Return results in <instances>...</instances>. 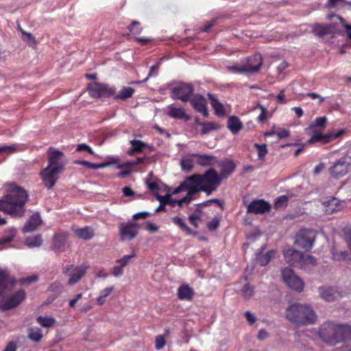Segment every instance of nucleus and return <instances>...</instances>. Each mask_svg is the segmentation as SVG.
<instances>
[{"instance_id":"obj_1","label":"nucleus","mask_w":351,"mask_h":351,"mask_svg":"<svg viewBox=\"0 0 351 351\" xmlns=\"http://www.w3.org/2000/svg\"><path fill=\"white\" fill-rule=\"evenodd\" d=\"M221 182L219 173L213 168L202 174L195 173L186 177L174 189L155 178V198L160 202V206L155 212L162 210L166 205L174 207L189 204L193 200V196L201 191L209 195L217 190Z\"/></svg>"},{"instance_id":"obj_2","label":"nucleus","mask_w":351,"mask_h":351,"mask_svg":"<svg viewBox=\"0 0 351 351\" xmlns=\"http://www.w3.org/2000/svg\"><path fill=\"white\" fill-rule=\"evenodd\" d=\"M29 199L27 191L14 183L10 184L7 194L0 199V211L15 218L25 214V204Z\"/></svg>"},{"instance_id":"obj_3","label":"nucleus","mask_w":351,"mask_h":351,"mask_svg":"<svg viewBox=\"0 0 351 351\" xmlns=\"http://www.w3.org/2000/svg\"><path fill=\"white\" fill-rule=\"evenodd\" d=\"M285 317L298 326L313 324L317 318L311 306L300 303L289 305L285 311Z\"/></svg>"},{"instance_id":"obj_4","label":"nucleus","mask_w":351,"mask_h":351,"mask_svg":"<svg viewBox=\"0 0 351 351\" xmlns=\"http://www.w3.org/2000/svg\"><path fill=\"white\" fill-rule=\"evenodd\" d=\"M143 228L150 233L154 232V223L147 221L145 223H139L134 221L121 223L119 225V234L121 241H130L138 234L139 229Z\"/></svg>"},{"instance_id":"obj_5","label":"nucleus","mask_w":351,"mask_h":351,"mask_svg":"<svg viewBox=\"0 0 351 351\" xmlns=\"http://www.w3.org/2000/svg\"><path fill=\"white\" fill-rule=\"evenodd\" d=\"M194 86L191 84L180 82L171 90V97L183 102L189 101L193 95Z\"/></svg>"},{"instance_id":"obj_6","label":"nucleus","mask_w":351,"mask_h":351,"mask_svg":"<svg viewBox=\"0 0 351 351\" xmlns=\"http://www.w3.org/2000/svg\"><path fill=\"white\" fill-rule=\"evenodd\" d=\"M263 64L261 55L255 54L247 60L246 66H228V70L233 73H254L259 71Z\"/></svg>"},{"instance_id":"obj_7","label":"nucleus","mask_w":351,"mask_h":351,"mask_svg":"<svg viewBox=\"0 0 351 351\" xmlns=\"http://www.w3.org/2000/svg\"><path fill=\"white\" fill-rule=\"evenodd\" d=\"M350 167L351 156L345 154L330 167L329 172L333 178H339L346 175Z\"/></svg>"},{"instance_id":"obj_8","label":"nucleus","mask_w":351,"mask_h":351,"mask_svg":"<svg viewBox=\"0 0 351 351\" xmlns=\"http://www.w3.org/2000/svg\"><path fill=\"white\" fill-rule=\"evenodd\" d=\"M281 276L283 281L287 286L297 292H302L304 289V282L302 280L295 275L293 270L290 268L286 267L282 269Z\"/></svg>"},{"instance_id":"obj_9","label":"nucleus","mask_w":351,"mask_h":351,"mask_svg":"<svg viewBox=\"0 0 351 351\" xmlns=\"http://www.w3.org/2000/svg\"><path fill=\"white\" fill-rule=\"evenodd\" d=\"M90 95L95 98L109 97L116 93L114 87H110L108 84L95 82L88 86Z\"/></svg>"},{"instance_id":"obj_10","label":"nucleus","mask_w":351,"mask_h":351,"mask_svg":"<svg viewBox=\"0 0 351 351\" xmlns=\"http://www.w3.org/2000/svg\"><path fill=\"white\" fill-rule=\"evenodd\" d=\"M315 237L316 234L313 230L302 229L297 234L295 243L300 247L308 251L313 247Z\"/></svg>"},{"instance_id":"obj_11","label":"nucleus","mask_w":351,"mask_h":351,"mask_svg":"<svg viewBox=\"0 0 351 351\" xmlns=\"http://www.w3.org/2000/svg\"><path fill=\"white\" fill-rule=\"evenodd\" d=\"M337 324L332 322H326L322 324L318 330L319 338L326 344L332 346L336 337Z\"/></svg>"},{"instance_id":"obj_12","label":"nucleus","mask_w":351,"mask_h":351,"mask_svg":"<svg viewBox=\"0 0 351 351\" xmlns=\"http://www.w3.org/2000/svg\"><path fill=\"white\" fill-rule=\"evenodd\" d=\"M86 269L87 267L84 265L75 267L73 265H69L63 268L62 273L70 277L68 280V284L74 285L80 281L85 275Z\"/></svg>"},{"instance_id":"obj_13","label":"nucleus","mask_w":351,"mask_h":351,"mask_svg":"<svg viewBox=\"0 0 351 351\" xmlns=\"http://www.w3.org/2000/svg\"><path fill=\"white\" fill-rule=\"evenodd\" d=\"M48 165L51 168H53L59 171H62L64 167V162L62 161L64 158V154L50 147L48 149Z\"/></svg>"},{"instance_id":"obj_14","label":"nucleus","mask_w":351,"mask_h":351,"mask_svg":"<svg viewBox=\"0 0 351 351\" xmlns=\"http://www.w3.org/2000/svg\"><path fill=\"white\" fill-rule=\"evenodd\" d=\"M60 172L50 167H47L40 171V176L47 189H51L54 186L59 178Z\"/></svg>"},{"instance_id":"obj_15","label":"nucleus","mask_w":351,"mask_h":351,"mask_svg":"<svg viewBox=\"0 0 351 351\" xmlns=\"http://www.w3.org/2000/svg\"><path fill=\"white\" fill-rule=\"evenodd\" d=\"M25 296L24 290H19L10 298H3L0 300V309L5 311L16 307L22 302Z\"/></svg>"},{"instance_id":"obj_16","label":"nucleus","mask_w":351,"mask_h":351,"mask_svg":"<svg viewBox=\"0 0 351 351\" xmlns=\"http://www.w3.org/2000/svg\"><path fill=\"white\" fill-rule=\"evenodd\" d=\"M344 133V130H340L338 132L334 133H317L311 137V138L308 141V143L311 144L320 143L321 144L324 145L332 141L335 139L338 138Z\"/></svg>"},{"instance_id":"obj_17","label":"nucleus","mask_w":351,"mask_h":351,"mask_svg":"<svg viewBox=\"0 0 351 351\" xmlns=\"http://www.w3.org/2000/svg\"><path fill=\"white\" fill-rule=\"evenodd\" d=\"M68 232H60L53 237L51 249L55 252H63L68 247Z\"/></svg>"},{"instance_id":"obj_18","label":"nucleus","mask_w":351,"mask_h":351,"mask_svg":"<svg viewBox=\"0 0 351 351\" xmlns=\"http://www.w3.org/2000/svg\"><path fill=\"white\" fill-rule=\"evenodd\" d=\"M271 206L269 202L264 199H254L247 206V213L255 215L264 214L269 212Z\"/></svg>"},{"instance_id":"obj_19","label":"nucleus","mask_w":351,"mask_h":351,"mask_svg":"<svg viewBox=\"0 0 351 351\" xmlns=\"http://www.w3.org/2000/svg\"><path fill=\"white\" fill-rule=\"evenodd\" d=\"M336 337L332 346L351 340V326L337 324Z\"/></svg>"},{"instance_id":"obj_20","label":"nucleus","mask_w":351,"mask_h":351,"mask_svg":"<svg viewBox=\"0 0 351 351\" xmlns=\"http://www.w3.org/2000/svg\"><path fill=\"white\" fill-rule=\"evenodd\" d=\"M285 260L289 265L299 267L301 265V260L303 258V253L293 249H288L283 252Z\"/></svg>"},{"instance_id":"obj_21","label":"nucleus","mask_w":351,"mask_h":351,"mask_svg":"<svg viewBox=\"0 0 351 351\" xmlns=\"http://www.w3.org/2000/svg\"><path fill=\"white\" fill-rule=\"evenodd\" d=\"M192 107L198 112L201 113L204 117L208 116V111L206 106V99L201 95L197 94L193 95L189 99Z\"/></svg>"},{"instance_id":"obj_22","label":"nucleus","mask_w":351,"mask_h":351,"mask_svg":"<svg viewBox=\"0 0 351 351\" xmlns=\"http://www.w3.org/2000/svg\"><path fill=\"white\" fill-rule=\"evenodd\" d=\"M15 281L7 270L0 269V295L10 291L14 287Z\"/></svg>"},{"instance_id":"obj_23","label":"nucleus","mask_w":351,"mask_h":351,"mask_svg":"<svg viewBox=\"0 0 351 351\" xmlns=\"http://www.w3.org/2000/svg\"><path fill=\"white\" fill-rule=\"evenodd\" d=\"M217 163L220 167L219 176L221 181L228 178L236 169V165L232 160L225 159L219 162L217 161Z\"/></svg>"},{"instance_id":"obj_24","label":"nucleus","mask_w":351,"mask_h":351,"mask_svg":"<svg viewBox=\"0 0 351 351\" xmlns=\"http://www.w3.org/2000/svg\"><path fill=\"white\" fill-rule=\"evenodd\" d=\"M191 157L195 158L196 163L201 167L213 166L217 162V157L212 155L193 154Z\"/></svg>"},{"instance_id":"obj_25","label":"nucleus","mask_w":351,"mask_h":351,"mask_svg":"<svg viewBox=\"0 0 351 351\" xmlns=\"http://www.w3.org/2000/svg\"><path fill=\"white\" fill-rule=\"evenodd\" d=\"M319 292L321 298L327 302H333L341 297L339 291L331 287H321L319 288Z\"/></svg>"},{"instance_id":"obj_26","label":"nucleus","mask_w":351,"mask_h":351,"mask_svg":"<svg viewBox=\"0 0 351 351\" xmlns=\"http://www.w3.org/2000/svg\"><path fill=\"white\" fill-rule=\"evenodd\" d=\"M42 223L40 215L38 213L33 214L25 223L23 232H29L36 230Z\"/></svg>"},{"instance_id":"obj_27","label":"nucleus","mask_w":351,"mask_h":351,"mask_svg":"<svg viewBox=\"0 0 351 351\" xmlns=\"http://www.w3.org/2000/svg\"><path fill=\"white\" fill-rule=\"evenodd\" d=\"M194 295L193 289L188 285H182L178 289V298L181 300L191 301Z\"/></svg>"},{"instance_id":"obj_28","label":"nucleus","mask_w":351,"mask_h":351,"mask_svg":"<svg viewBox=\"0 0 351 351\" xmlns=\"http://www.w3.org/2000/svg\"><path fill=\"white\" fill-rule=\"evenodd\" d=\"M167 114L174 119H183L185 121L189 120V116H188L184 110L182 108H177L173 105H170L167 107Z\"/></svg>"},{"instance_id":"obj_29","label":"nucleus","mask_w":351,"mask_h":351,"mask_svg":"<svg viewBox=\"0 0 351 351\" xmlns=\"http://www.w3.org/2000/svg\"><path fill=\"white\" fill-rule=\"evenodd\" d=\"M243 123L239 117L232 116L228 118L227 128L233 134H238L243 128Z\"/></svg>"},{"instance_id":"obj_30","label":"nucleus","mask_w":351,"mask_h":351,"mask_svg":"<svg viewBox=\"0 0 351 351\" xmlns=\"http://www.w3.org/2000/svg\"><path fill=\"white\" fill-rule=\"evenodd\" d=\"M208 99L210 101V104L215 110V114L218 117H223L225 114V109L223 105L219 101V99L213 94H208Z\"/></svg>"},{"instance_id":"obj_31","label":"nucleus","mask_w":351,"mask_h":351,"mask_svg":"<svg viewBox=\"0 0 351 351\" xmlns=\"http://www.w3.org/2000/svg\"><path fill=\"white\" fill-rule=\"evenodd\" d=\"M324 212L326 214L330 215L340 210V204L338 203L337 199L330 197L329 199L323 202Z\"/></svg>"},{"instance_id":"obj_32","label":"nucleus","mask_w":351,"mask_h":351,"mask_svg":"<svg viewBox=\"0 0 351 351\" xmlns=\"http://www.w3.org/2000/svg\"><path fill=\"white\" fill-rule=\"evenodd\" d=\"M195 122L202 127V134L203 135L207 134L210 132L217 130L219 128V124L215 122H202L198 119H196Z\"/></svg>"},{"instance_id":"obj_33","label":"nucleus","mask_w":351,"mask_h":351,"mask_svg":"<svg viewBox=\"0 0 351 351\" xmlns=\"http://www.w3.org/2000/svg\"><path fill=\"white\" fill-rule=\"evenodd\" d=\"M276 254V250H269L265 254L257 256V262L261 266L265 267L270 262L271 258L275 256Z\"/></svg>"},{"instance_id":"obj_34","label":"nucleus","mask_w":351,"mask_h":351,"mask_svg":"<svg viewBox=\"0 0 351 351\" xmlns=\"http://www.w3.org/2000/svg\"><path fill=\"white\" fill-rule=\"evenodd\" d=\"M134 89L133 88L124 86L118 93V94L114 96V98L117 99L125 100L127 99L131 98L134 94Z\"/></svg>"},{"instance_id":"obj_35","label":"nucleus","mask_w":351,"mask_h":351,"mask_svg":"<svg viewBox=\"0 0 351 351\" xmlns=\"http://www.w3.org/2000/svg\"><path fill=\"white\" fill-rule=\"evenodd\" d=\"M28 338L36 343L40 341V340L43 338V333L41 329L37 327L29 328Z\"/></svg>"},{"instance_id":"obj_36","label":"nucleus","mask_w":351,"mask_h":351,"mask_svg":"<svg viewBox=\"0 0 351 351\" xmlns=\"http://www.w3.org/2000/svg\"><path fill=\"white\" fill-rule=\"evenodd\" d=\"M43 239L41 234H37L34 237H27L25 243L29 247H40L43 244Z\"/></svg>"},{"instance_id":"obj_37","label":"nucleus","mask_w":351,"mask_h":351,"mask_svg":"<svg viewBox=\"0 0 351 351\" xmlns=\"http://www.w3.org/2000/svg\"><path fill=\"white\" fill-rule=\"evenodd\" d=\"M16 230L14 228L8 229L5 234L0 238V245L11 242L15 237Z\"/></svg>"},{"instance_id":"obj_38","label":"nucleus","mask_w":351,"mask_h":351,"mask_svg":"<svg viewBox=\"0 0 351 351\" xmlns=\"http://www.w3.org/2000/svg\"><path fill=\"white\" fill-rule=\"evenodd\" d=\"M302 263L300 268L303 269H306L309 266H315L317 264L316 259L310 255H304L303 254V258L301 260Z\"/></svg>"},{"instance_id":"obj_39","label":"nucleus","mask_w":351,"mask_h":351,"mask_svg":"<svg viewBox=\"0 0 351 351\" xmlns=\"http://www.w3.org/2000/svg\"><path fill=\"white\" fill-rule=\"evenodd\" d=\"M172 221L176 226H179L182 230L186 232L188 234H192V230L185 223L184 219L179 217H173Z\"/></svg>"},{"instance_id":"obj_40","label":"nucleus","mask_w":351,"mask_h":351,"mask_svg":"<svg viewBox=\"0 0 351 351\" xmlns=\"http://www.w3.org/2000/svg\"><path fill=\"white\" fill-rule=\"evenodd\" d=\"M75 234L78 237L84 239H90L93 236L92 230L88 227L76 230Z\"/></svg>"},{"instance_id":"obj_41","label":"nucleus","mask_w":351,"mask_h":351,"mask_svg":"<svg viewBox=\"0 0 351 351\" xmlns=\"http://www.w3.org/2000/svg\"><path fill=\"white\" fill-rule=\"evenodd\" d=\"M38 323L45 328H50L56 323V319L53 317L39 316L37 317Z\"/></svg>"},{"instance_id":"obj_42","label":"nucleus","mask_w":351,"mask_h":351,"mask_svg":"<svg viewBox=\"0 0 351 351\" xmlns=\"http://www.w3.org/2000/svg\"><path fill=\"white\" fill-rule=\"evenodd\" d=\"M313 32L319 36H324L328 34L329 27L327 25L316 24L313 27Z\"/></svg>"},{"instance_id":"obj_43","label":"nucleus","mask_w":351,"mask_h":351,"mask_svg":"<svg viewBox=\"0 0 351 351\" xmlns=\"http://www.w3.org/2000/svg\"><path fill=\"white\" fill-rule=\"evenodd\" d=\"M332 254L333 259L336 261L346 260L348 256L347 251H338L335 247L332 248Z\"/></svg>"},{"instance_id":"obj_44","label":"nucleus","mask_w":351,"mask_h":351,"mask_svg":"<svg viewBox=\"0 0 351 351\" xmlns=\"http://www.w3.org/2000/svg\"><path fill=\"white\" fill-rule=\"evenodd\" d=\"M327 119L325 117H319L316 118L315 120L310 124L309 128L311 129L315 128H324Z\"/></svg>"},{"instance_id":"obj_45","label":"nucleus","mask_w":351,"mask_h":351,"mask_svg":"<svg viewBox=\"0 0 351 351\" xmlns=\"http://www.w3.org/2000/svg\"><path fill=\"white\" fill-rule=\"evenodd\" d=\"M254 147H256L258 150V157L260 160H263L265 158L267 155L268 151L265 144L260 145L258 143H255L254 145Z\"/></svg>"},{"instance_id":"obj_46","label":"nucleus","mask_w":351,"mask_h":351,"mask_svg":"<svg viewBox=\"0 0 351 351\" xmlns=\"http://www.w3.org/2000/svg\"><path fill=\"white\" fill-rule=\"evenodd\" d=\"M113 287H106L101 291V295L97 298V303L100 305L104 303V299L108 297L113 290Z\"/></svg>"},{"instance_id":"obj_47","label":"nucleus","mask_w":351,"mask_h":351,"mask_svg":"<svg viewBox=\"0 0 351 351\" xmlns=\"http://www.w3.org/2000/svg\"><path fill=\"white\" fill-rule=\"evenodd\" d=\"M130 143L132 145V149L130 151L131 154L141 152L142 148L145 146V144L138 140H132L130 141Z\"/></svg>"},{"instance_id":"obj_48","label":"nucleus","mask_w":351,"mask_h":351,"mask_svg":"<svg viewBox=\"0 0 351 351\" xmlns=\"http://www.w3.org/2000/svg\"><path fill=\"white\" fill-rule=\"evenodd\" d=\"M254 288L249 284H245L242 289V295L247 300L254 294Z\"/></svg>"},{"instance_id":"obj_49","label":"nucleus","mask_w":351,"mask_h":351,"mask_svg":"<svg viewBox=\"0 0 351 351\" xmlns=\"http://www.w3.org/2000/svg\"><path fill=\"white\" fill-rule=\"evenodd\" d=\"M182 169L187 172L191 171L193 168V160L191 158H184L180 162Z\"/></svg>"},{"instance_id":"obj_50","label":"nucleus","mask_w":351,"mask_h":351,"mask_svg":"<svg viewBox=\"0 0 351 351\" xmlns=\"http://www.w3.org/2000/svg\"><path fill=\"white\" fill-rule=\"evenodd\" d=\"M128 29L132 34L134 35L140 34L141 31L140 23L137 21H133L132 23L128 27Z\"/></svg>"},{"instance_id":"obj_51","label":"nucleus","mask_w":351,"mask_h":351,"mask_svg":"<svg viewBox=\"0 0 351 351\" xmlns=\"http://www.w3.org/2000/svg\"><path fill=\"white\" fill-rule=\"evenodd\" d=\"M221 221L220 217H215L210 221L207 223V228L210 231H214L219 226Z\"/></svg>"},{"instance_id":"obj_52","label":"nucleus","mask_w":351,"mask_h":351,"mask_svg":"<svg viewBox=\"0 0 351 351\" xmlns=\"http://www.w3.org/2000/svg\"><path fill=\"white\" fill-rule=\"evenodd\" d=\"M199 212V210H196V213H193L189 217V221L190 223L195 228L198 227V223L200 221V215L197 213Z\"/></svg>"},{"instance_id":"obj_53","label":"nucleus","mask_w":351,"mask_h":351,"mask_svg":"<svg viewBox=\"0 0 351 351\" xmlns=\"http://www.w3.org/2000/svg\"><path fill=\"white\" fill-rule=\"evenodd\" d=\"M19 146L17 145H2L0 146V154L1 153H13L19 149Z\"/></svg>"},{"instance_id":"obj_54","label":"nucleus","mask_w":351,"mask_h":351,"mask_svg":"<svg viewBox=\"0 0 351 351\" xmlns=\"http://www.w3.org/2000/svg\"><path fill=\"white\" fill-rule=\"evenodd\" d=\"M288 201H289V199H288L287 196H286V195L279 196L275 202V206L276 208L286 206L287 205Z\"/></svg>"},{"instance_id":"obj_55","label":"nucleus","mask_w":351,"mask_h":351,"mask_svg":"<svg viewBox=\"0 0 351 351\" xmlns=\"http://www.w3.org/2000/svg\"><path fill=\"white\" fill-rule=\"evenodd\" d=\"M166 344V340L163 335H158L155 338V348L157 350L162 349Z\"/></svg>"},{"instance_id":"obj_56","label":"nucleus","mask_w":351,"mask_h":351,"mask_svg":"<svg viewBox=\"0 0 351 351\" xmlns=\"http://www.w3.org/2000/svg\"><path fill=\"white\" fill-rule=\"evenodd\" d=\"M152 216V214L151 213L147 212V211H143V212H140V213H137L134 214L132 216V219L134 221H136V220H139V219H145L147 217H149Z\"/></svg>"},{"instance_id":"obj_57","label":"nucleus","mask_w":351,"mask_h":351,"mask_svg":"<svg viewBox=\"0 0 351 351\" xmlns=\"http://www.w3.org/2000/svg\"><path fill=\"white\" fill-rule=\"evenodd\" d=\"M258 108L261 110V114L258 115L257 119L260 123H263L267 120V110L265 107L262 105H258Z\"/></svg>"},{"instance_id":"obj_58","label":"nucleus","mask_w":351,"mask_h":351,"mask_svg":"<svg viewBox=\"0 0 351 351\" xmlns=\"http://www.w3.org/2000/svg\"><path fill=\"white\" fill-rule=\"evenodd\" d=\"M217 23V19H213L210 21L207 22L202 27L199 28V31L202 32H210L211 27Z\"/></svg>"},{"instance_id":"obj_59","label":"nucleus","mask_w":351,"mask_h":351,"mask_svg":"<svg viewBox=\"0 0 351 351\" xmlns=\"http://www.w3.org/2000/svg\"><path fill=\"white\" fill-rule=\"evenodd\" d=\"M136 254L133 253L130 255H125L123 258L119 259L117 261V263H119L121 267H125L128 265L129 261L134 257H135Z\"/></svg>"},{"instance_id":"obj_60","label":"nucleus","mask_w":351,"mask_h":351,"mask_svg":"<svg viewBox=\"0 0 351 351\" xmlns=\"http://www.w3.org/2000/svg\"><path fill=\"white\" fill-rule=\"evenodd\" d=\"M76 150L77 152L86 151V152H88L89 154H90L92 155L95 154V152L93 151L91 147H89L88 145H87L85 143H82V144L78 145L77 147Z\"/></svg>"},{"instance_id":"obj_61","label":"nucleus","mask_w":351,"mask_h":351,"mask_svg":"<svg viewBox=\"0 0 351 351\" xmlns=\"http://www.w3.org/2000/svg\"><path fill=\"white\" fill-rule=\"evenodd\" d=\"M75 163L77 165H81L85 166L86 167L91 169H95V163H92L86 160H75Z\"/></svg>"},{"instance_id":"obj_62","label":"nucleus","mask_w":351,"mask_h":351,"mask_svg":"<svg viewBox=\"0 0 351 351\" xmlns=\"http://www.w3.org/2000/svg\"><path fill=\"white\" fill-rule=\"evenodd\" d=\"M341 25L346 28V34L348 37L351 39V25H348L346 23L345 20L342 17H339Z\"/></svg>"},{"instance_id":"obj_63","label":"nucleus","mask_w":351,"mask_h":351,"mask_svg":"<svg viewBox=\"0 0 351 351\" xmlns=\"http://www.w3.org/2000/svg\"><path fill=\"white\" fill-rule=\"evenodd\" d=\"M276 136L280 139L285 138L290 136V132L287 129H282L280 131L276 132Z\"/></svg>"},{"instance_id":"obj_64","label":"nucleus","mask_w":351,"mask_h":351,"mask_svg":"<svg viewBox=\"0 0 351 351\" xmlns=\"http://www.w3.org/2000/svg\"><path fill=\"white\" fill-rule=\"evenodd\" d=\"M25 41L31 46H35L37 44L35 37L31 33L27 34Z\"/></svg>"}]
</instances>
